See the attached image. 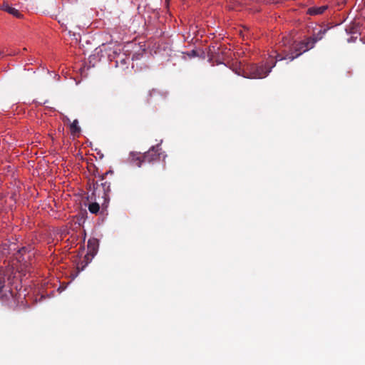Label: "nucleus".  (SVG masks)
I'll return each mask as SVG.
<instances>
[{"label": "nucleus", "instance_id": "f257e3e1", "mask_svg": "<svg viewBox=\"0 0 365 365\" xmlns=\"http://www.w3.org/2000/svg\"><path fill=\"white\" fill-rule=\"evenodd\" d=\"M275 63L269 62L247 64L243 70L242 76L247 78H264L268 76Z\"/></svg>", "mask_w": 365, "mask_h": 365}, {"label": "nucleus", "instance_id": "f03ea898", "mask_svg": "<svg viewBox=\"0 0 365 365\" xmlns=\"http://www.w3.org/2000/svg\"><path fill=\"white\" fill-rule=\"evenodd\" d=\"M313 48V42H309L307 38L302 41L294 42L289 47V60L293 61L303 53Z\"/></svg>", "mask_w": 365, "mask_h": 365}, {"label": "nucleus", "instance_id": "7ed1b4c3", "mask_svg": "<svg viewBox=\"0 0 365 365\" xmlns=\"http://www.w3.org/2000/svg\"><path fill=\"white\" fill-rule=\"evenodd\" d=\"M103 187L98 185V182L93 184V190L89 196L91 200L100 201L103 207L106 208L110 200L109 195L104 191Z\"/></svg>", "mask_w": 365, "mask_h": 365}, {"label": "nucleus", "instance_id": "20e7f679", "mask_svg": "<svg viewBox=\"0 0 365 365\" xmlns=\"http://www.w3.org/2000/svg\"><path fill=\"white\" fill-rule=\"evenodd\" d=\"M161 148L157 145L152 146L147 152L143 155V160L144 162L153 163L160 159Z\"/></svg>", "mask_w": 365, "mask_h": 365}, {"label": "nucleus", "instance_id": "39448f33", "mask_svg": "<svg viewBox=\"0 0 365 365\" xmlns=\"http://www.w3.org/2000/svg\"><path fill=\"white\" fill-rule=\"evenodd\" d=\"M16 252V258L20 263L22 264V265L26 268L29 263L28 260L31 257V255L29 254L31 250H29L27 247H22L20 249H18L15 251Z\"/></svg>", "mask_w": 365, "mask_h": 365}, {"label": "nucleus", "instance_id": "423d86ee", "mask_svg": "<svg viewBox=\"0 0 365 365\" xmlns=\"http://www.w3.org/2000/svg\"><path fill=\"white\" fill-rule=\"evenodd\" d=\"M167 93L161 91L156 88L150 90L146 96V103H150L153 101H158L160 100L165 98Z\"/></svg>", "mask_w": 365, "mask_h": 365}, {"label": "nucleus", "instance_id": "0eeeda50", "mask_svg": "<svg viewBox=\"0 0 365 365\" xmlns=\"http://www.w3.org/2000/svg\"><path fill=\"white\" fill-rule=\"evenodd\" d=\"M17 250L16 245L14 242H5L0 245V257L7 256Z\"/></svg>", "mask_w": 365, "mask_h": 365}, {"label": "nucleus", "instance_id": "6e6552de", "mask_svg": "<svg viewBox=\"0 0 365 365\" xmlns=\"http://www.w3.org/2000/svg\"><path fill=\"white\" fill-rule=\"evenodd\" d=\"M113 171H108L105 173L103 175L101 176L100 179V183L98 182V185L100 187H103L104 191L109 195V193L110 192V185L111 182L110 181H108L106 180V177L108 174L113 175Z\"/></svg>", "mask_w": 365, "mask_h": 365}, {"label": "nucleus", "instance_id": "1a4fd4ad", "mask_svg": "<svg viewBox=\"0 0 365 365\" xmlns=\"http://www.w3.org/2000/svg\"><path fill=\"white\" fill-rule=\"evenodd\" d=\"M328 9L327 5L321 6H312L307 9V13L311 16H317L322 14Z\"/></svg>", "mask_w": 365, "mask_h": 365}, {"label": "nucleus", "instance_id": "9d476101", "mask_svg": "<svg viewBox=\"0 0 365 365\" xmlns=\"http://www.w3.org/2000/svg\"><path fill=\"white\" fill-rule=\"evenodd\" d=\"M130 160L138 167H140L142 163H144V160H143V155L137 153H130Z\"/></svg>", "mask_w": 365, "mask_h": 365}, {"label": "nucleus", "instance_id": "9b49d317", "mask_svg": "<svg viewBox=\"0 0 365 365\" xmlns=\"http://www.w3.org/2000/svg\"><path fill=\"white\" fill-rule=\"evenodd\" d=\"M326 32L327 29H322L317 34H314L312 36L307 38V39L309 42H313L314 47L315 43L323 38V36L325 34Z\"/></svg>", "mask_w": 365, "mask_h": 365}, {"label": "nucleus", "instance_id": "f8f14e48", "mask_svg": "<svg viewBox=\"0 0 365 365\" xmlns=\"http://www.w3.org/2000/svg\"><path fill=\"white\" fill-rule=\"evenodd\" d=\"M2 9L8 12L9 14L16 16V18L20 19L22 16L21 13L17 9L10 6L8 4H4L2 5Z\"/></svg>", "mask_w": 365, "mask_h": 365}, {"label": "nucleus", "instance_id": "ddd939ff", "mask_svg": "<svg viewBox=\"0 0 365 365\" xmlns=\"http://www.w3.org/2000/svg\"><path fill=\"white\" fill-rule=\"evenodd\" d=\"M100 201L91 202L88 205V210L93 214H97L100 210Z\"/></svg>", "mask_w": 365, "mask_h": 365}, {"label": "nucleus", "instance_id": "4468645a", "mask_svg": "<svg viewBox=\"0 0 365 365\" xmlns=\"http://www.w3.org/2000/svg\"><path fill=\"white\" fill-rule=\"evenodd\" d=\"M289 51H287L286 50H284L283 51V54L282 53H277L276 57H275V61H274V63H277V61H282V60H284V59H289ZM271 64L272 63L269 62ZM273 63V62H272Z\"/></svg>", "mask_w": 365, "mask_h": 365}, {"label": "nucleus", "instance_id": "2eb2a0df", "mask_svg": "<svg viewBox=\"0 0 365 365\" xmlns=\"http://www.w3.org/2000/svg\"><path fill=\"white\" fill-rule=\"evenodd\" d=\"M78 120H74L73 123L70 125L71 133L73 135H75L77 133L81 131V128L78 126Z\"/></svg>", "mask_w": 365, "mask_h": 365}, {"label": "nucleus", "instance_id": "dca6fc26", "mask_svg": "<svg viewBox=\"0 0 365 365\" xmlns=\"http://www.w3.org/2000/svg\"><path fill=\"white\" fill-rule=\"evenodd\" d=\"M232 71H233L236 74H237L238 76H242V73H243V70H244V68H241L240 66H238V65H232Z\"/></svg>", "mask_w": 365, "mask_h": 365}, {"label": "nucleus", "instance_id": "f3484780", "mask_svg": "<svg viewBox=\"0 0 365 365\" xmlns=\"http://www.w3.org/2000/svg\"><path fill=\"white\" fill-rule=\"evenodd\" d=\"M4 283H5L4 278L0 276V292L4 288Z\"/></svg>", "mask_w": 365, "mask_h": 365}, {"label": "nucleus", "instance_id": "a211bd4d", "mask_svg": "<svg viewBox=\"0 0 365 365\" xmlns=\"http://www.w3.org/2000/svg\"><path fill=\"white\" fill-rule=\"evenodd\" d=\"M4 298H9H9H11V299H13V298H14V296H13L12 292H10L9 293V294H5V295H4V296L2 297V301H3L4 302H6L4 301Z\"/></svg>", "mask_w": 365, "mask_h": 365}, {"label": "nucleus", "instance_id": "6ab92c4d", "mask_svg": "<svg viewBox=\"0 0 365 365\" xmlns=\"http://www.w3.org/2000/svg\"><path fill=\"white\" fill-rule=\"evenodd\" d=\"M88 244V247H90L92 244L96 245V240H89Z\"/></svg>", "mask_w": 365, "mask_h": 365}, {"label": "nucleus", "instance_id": "aec40b11", "mask_svg": "<svg viewBox=\"0 0 365 365\" xmlns=\"http://www.w3.org/2000/svg\"><path fill=\"white\" fill-rule=\"evenodd\" d=\"M16 53H17L16 51H13L11 50L8 52V55H9V56H14V55H16Z\"/></svg>", "mask_w": 365, "mask_h": 365}, {"label": "nucleus", "instance_id": "412c9836", "mask_svg": "<svg viewBox=\"0 0 365 365\" xmlns=\"http://www.w3.org/2000/svg\"><path fill=\"white\" fill-rule=\"evenodd\" d=\"M5 55L4 51H0V56H4Z\"/></svg>", "mask_w": 365, "mask_h": 365}]
</instances>
